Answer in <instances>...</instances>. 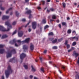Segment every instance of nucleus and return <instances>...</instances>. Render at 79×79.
I'll list each match as a JSON object with an SVG mask.
<instances>
[{"instance_id":"obj_54","label":"nucleus","mask_w":79,"mask_h":79,"mask_svg":"<svg viewBox=\"0 0 79 79\" xmlns=\"http://www.w3.org/2000/svg\"><path fill=\"white\" fill-rule=\"evenodd\" d=\"M34 79H39V78H37V77H34Z\"/></svg>"},{"instance_id":"obj_3","label":"nucleus","mask_w":79,"mask_h":79,"mask_svg":"<svg viewBox=\"0 0 79 79\" xmlns=\"http://www.w3.org/2000/svg\"><path fill=\"white\" fill-rule=\"evenodd\" d=\"M12 50L10 51L9 50L7 54V58H9V57H11V55H12V53H16V50L15 49H13V48L12 47H10V50Z\"/></svg>"},{"instance_id":"obj_16","label":"nucleus","mask_w":79,"mask_h":79,"mask_svg":"<svg viewBox=\"0 0 79 79\" xmlns=\"http://www.w3.org/2000/svg\"><path fill=\"white\" fill-rule=\"evenodd\" d=\"M5 52V49H0V53L1 54Z\"/></svg>"},{"instance_id":"obj_28","label":"nucleus","mask_w":79,"mask_h":79,"mask_svg":"<svg viewBox=\"0 0 79 79\" xmlns=\"http://www.w3.org/2000/svg\"><path fill=\"white\" fill-rule=\"evenodd\" d=\"M50 10L51 11H54L55 10V9L53 8H51L50 9Z\"/></svg>"},{"instance_id":"obj_57","label":"nucleus","mask_w":79,"mask_h":79,"mask_svg":"<svg viewBox=\"0 0 79 79\" xmlns=\"http://www.w3.org/2000/svg\"><path fill=\"white\" fill-rule=\"evenodd\" d=\"M13 12H10V15H13Z\"/></svg>"},{"instance_id":"obj_2","label":"nucleus","mask_w":79,"mask_h":79,"mask_svg":"<svg viewBox=\"0 0 79 79\" xmlns=\"http://www.w3.org/2000/svg\"><path fill=\"white\" fill-rule=\"evenodd\" d=\"M6 26H7V29L6 30L3 27L0 25V31L4 32L5 31H9L12 28V26L10 25V22L7 21L5 23Z\"/></svg>"},{"instance_id":"obj_60","label":"nucleus","mask_w":79,"mask_h":79,"mask_svg":"<svg viewBox=\"0 0 79 79\" xmlns=\"http://www.w3.org/2000/svg\"><path fill=\"white\" fill-rule=\"evenodd\" d=\"M2 79H4V76H2Z\"/></svg>"},{"instance_id":"obj_59","label":"nucleus","mask_w":79,"mask_h":79,"mask_svg":"<svg viewBox=\"0 0 79 79\" xmlns=\"http://www.w3.org/2000/svg\"><path fill=\"white\" fill-rule=\"evenodd\" d=\"M74 47H72V50H74Z\"/></svg>"},{"instance_id":"obj_53","label":"nucleus","mask_w":79,"mask_h":79,"mask_svg":"<svg viewBox=\"0 0 79 79\" xmlns=\"http://www.w3.org/2000/svg\"><path fill=\"white\" fill-rule=\"evenodd\" d=\"M38 10H40V9H41V8H40L39 6L38 7Z\"/></svg>"},{"instance_id":"obj_34","label":"nucleus","mask_w":79,"mask_h":79,"mask_svg":"<svg viewBox=\"0 0 79 79\" xmlns=\"http://www.w3.org/2000/svg\"><path fill=\"white\" fill-rule=\"evenodd\" d=\"M62 24L63 26H66V23L62 22Z\"/></svg>"},{"instance_id":"obj_13","label":"nucleus","mask_w":79,"mask_h":79,"mask_svg":"<svg viewBox=\"0 0 79 79\" xmlns=\"http://www.w3.org/2000/svg\"><path fill=\"white\" fill-rule=\"evenodd\" d=\"M75 39L76 40H78V37H74L70 38V40H73V39Z\"/></svg>"},{"instance_id":"obj_45","label":"nucleus","mask_w":79,"mask_h":79,"mask_svg":"<svg viewBox=\"0 0 79 79\" xmlns=\"http://www.w3.org/2000/svg\"><path fill=\"white\" fill-rule=\"evenodd\" d=\"M73 33L74 34H76V31H73Z\"/></svg>"},{"instance_id":"obj_33","label":"nucleus","mask_w":79,"mask_h":79,"mask_svg":"<svg viewBox=\"0 0 79 79\" xmlns=\"http://www.w3.org/2000/svg\"><path fill=\"white\" fill-rule=\"evenodd\" d=\"M4 45L3 44H0V48H3V47H4Z\"/></svg>"},{"instance_id":"obj_63","label":"nucleus","mask_w":79,"mask_h":79,"mask_svg":"<svg viewBox=\"0 0 79 79\" xmlns=\"http://www.w3.org/2000/svg\"><path fill=\"white\" fill-rule=\"evenodd\" d=\"M70 18H69V17H67V19H68V20H69V19H70Z\"/></svg>"},{"instance_id":"obj_7","label":"nucleus","mask_w":79,"mask_h":79,"mask_svg":"<svg viewBox=\"0 0 79 79\" xmlns=\"http://www.w3.org/2000/svg\"><path fill=\"white\" fill-rule=\"evenodd\" d=\"M10 18V16L3 15L2 17V19L4 20V19H8Z\"/></svg>"},{"instance_id":"obj_27","label":"nucleus","mask_w":79,"mask_h":79,"mask_svg":"<svg viewBox=\"0 0 79 79\" xmlns=\"http://www.w3.org/2000/svg\"><path fill=\"white\" fill-rule=\"evenodd\" d=\"M52 19H56V15H53L52 16Z\"/></svg>"},{"instance_id":"obj_62","label":"nucleus","mask_w":79,"mask_h":79,"mask_svg":"<svg viewBox=\"0 0 79 79\" xmlns=\"http://www.w3.org/2000/svg\"><path fill=\"white\" fill-rule=\"evenodd\" d=\"M48 19H50V16H49L48 17Z\"/></svg>"},{"instance_id":"obj_38","label":"nucleus","mask_w":79,"mask_h":79,"mask_svg":"<svg viewBox=\"0 0 79 79\" xmlns=\"http://www.w3.org/2000/svg\"><path fill=\"white\" fill-rule=\"evenodd\" d=\"M22 21L23 22H25L26 21V19H22Z\"/></svg>"},{"instance_id":"obj_36","label":"nucleus","mask_w":79,"mask_h":79,"mask_svg":"<svg viewBox=\"0 0 79 79\" xmlns=\"http://www.w3.org/2000/svg\"><path fill=\"white\" fill-rule=\"evenodd\" d=\"M57 47L56 46H54L52 47L53 49H57Z\"/></svg>"},{"instance_id":"obj_26","label":"nucleus","mask_w":79,"mask_h":79,"mask_svg":"<svg viewBox=\"0 0 79 79\" xmlns=\"http://www.w3.org/2000/svg\"><path fill=\"white\" fill-rule=\"evenodd\" d=\"M15 14H16V16H18L19 15V13H18V12L16 11L15 12Z\"/></svg>"},{"instance_id":"obj_4","label":"nucleus","mask_w":79,"mask_h":79,"mask_svg":"<svg viewBox=\"0 0 79 79\" xmlns=\"http://www.w3.org/2000/svg\"><path fill=\"white\" fill-rule=\"evenodd\" d=\"M12 72H13V70L11 68V66H10V65H9L7 68V70H6L5 72V73L6 78L8 77L9 75L11 73H12Z\"/></svg>"},{"instance_id":"obj_29","label":"nucleus","mask_w":79,"mask_h":79,"mask_svg":"<svg viewBox=\"0 0 79 79\" xmlns=\"http://www.w3.org/2000/svg\"><path fill=\"white\" fill-rule=\"evenodd\" d=\"M73 46H74V45H76V42H74L73 43Z\"/></svg>"},{"instance_id":"obj_24","label":"nucleus","mask_w":79,"mask_h":79,"mask_svg":"<svg viewBox=\"0 0 79 79\" xmlns=\"http://www.w3.org/2000/svg\"><path fill=\"white\" fill-rule=\"evenodd\" d=\"M17 32V30H15L13 33H12V35H15V34H16V32Z\"/></svg>"},{"instance_id":"obj_18","label":"nucleus","mask_w":79,"mask_h":79,"mask_svg":"<svg viewBox=\"0 0 79 79\" xmlns=\"http://www.w3.org/2000/svg\"><path fill=\"white\" fill-rule=\"evenodd\" d=\"M73 55L75 56V57L76 58L78 56H79V54L76 52H74Z\"/></svg>"},{"instance_id":"obj_37","label":"nucleus","mask_w":79,"mask_h":79,"mask_svg":"<svg viewBox=\"0 0 79 79\" xmlns=\"http://www.w3.org/2000/svg\"><path fill=\"white\" fill-rule=\"evenodd\" d=\"M48 26L46 25L44 27V29H46L47 28H48Z\"/></svg>"},{"instance_id":"obj_56","label":"nucleus","mask_w":79,"mask_h":79,"mask_svg":"<svg viewBox=\"0 0 79 79\" xmlns=\"http://www.w3.org/2000/svg\"><path fill=\"white\" fill-rule=\"evenodd\" d=\"M50 2V0H47V2Z\"/></svg>"},{"instance_id":"obj_52","label":"nucleus","mask_w":79,"mask_h":79,"mask_svg":"<svg viewBox=\"0 0 79 79\" xmlns=\"http://www.w3.org/2000/svg\"><path fill=\"white\" fill-rule=\"evenodd\" d=\"M47 53V50H45L44 51V53Z\"/></svg>"},{"instance_id":"obj_9","label":"nucleus","mask_w":79,"mask_h":79,"mask_svg":"<svg viewBox=\"0 0 79 79\" xmlns=\"http://www.w3.org/2000/svg\"><path fill=\"white\" fill-rule=\"evenodd\" d=\"M30 48L31 50H33L34 49V45L32 43L30 44Z\"/></svg>"},{"instance_id":"obj_14","label":"nucleus","mask_w":79,"mask_h":79,"mask_svg":"<svg viewBox=\"0 0 79 79\" xmlns=\"http://www.w3.org/2000/svg\"><path fill=\"white\" fill-rule=\"evenodd\" d=\"M24 67L26 69H28V64L27 63H26L24 65Z\"/></svg>"},{"instance_id":"obj_20","label":"nucleus","mask_w":79,"mask_h":79,"mask_svg":"<svg viewBox=\"0 0 79 79\" xmlns=\"http://www.w3.org/2000/svg\"><path fill=\"white\" fill-rule=\"evenodd\" d=\"M13 9V8H10L8 10H7L6 11V14H8V12H9V11H10V10H11Z\"/></svg>"},{"instance_id":"obj_64","label":"nucleus","mask_w":79,"mask_h":79,"mask_svg":"<svg viewBox=\"0 0 79 79\" xmlns=\"http://www.w3.org/2000/svg\"><path fill=\"white\" fill-rule=\"evenodd\" d=\"M25 79H28V78L27 77H25Z\"/></svg>"},{"instance_id":"obj_55","label":"nucleus","mask_w":79,"mask_h":79,"mask_svg":"<svg viewBox=\"0 0 79 79\" xmlns=\"http://www.w3.org/2000/svg\"><path fill=\"white\" fill-rule=\"evenodd\" d=\"M59 22H60V20H58V19H57L56 20V22L57 23H59Z\"/></svg>"},{"instance_id":"obj_43","label":"nucleus","mask_w":79,"mask_h":79,"mask_svg":"<svg viewBox=\"0 0 79 79\" xmlns=\"http://www.w3.org/2000/svg\"><path fill=\"white\" fill-rule=\"evenodd\" d=\"M29 77L30 79H32V78L33 77V76L32 75H30Z\"/></svg>"},{"instance_id":"obj_61","label":"nucleus","mask_w":79,"mask_h":79,"mask_svg":"<svg viewBox=\"0 0 79 79\" xmlns=\"http://www.w3.org/2000/svg\"><path fill=\"white\" fill-rule=\"evenodd\" d=\"M53 38H52L50 39V40H53Z\"/></svg>"},{"instance_id":"obj_41","label":"nucleus","mask_w":79,"mask_h":79,"mask_svg":"<svg viewBox=\"0 0 79 79\" xmlns=\"http://www.w3.org/2000/svg\"><path fill=\"white\" fill-rule=\"evenodd\" d=\"M41 70L43 72H44V68H41Z\"/></svg>"},{"instance_id":"obj_10","label":"nucleus","mask_w":79,"mask_h":79,"mask_svg":"<svg viewBox=\"0 0 79 79\" xmlns=\"http://www.w3.org/2000/svg\"><path fill=\"white\" fill-rule=\"evenodd\" d=\"M23 48L25 52L27 51V46L26 45H24L23 46Z\"/></svg>"},{"instance_id":"obj_51","label":"nucleus","mask_w":79,"mask_h":79,"mask_svg":"<svg viewBox=\"0 0 79 79\" xmlns=\"http://www.w3.org/2000/svg\"><path fill=\"white\" fill-rule=\"evenodd\" d=\"M40 59L41 61H42V57H40Z\"/></svg>"},{"instance_id":"obj_35","label":"nucleus","mask_w":79,"mask_h":79,"mask_svg":"<svg viewBox=\"0 0 79 79\" xmlns=\"http://www.w3.org/2000/svg\"><path fill=\"white\" fill-rule=\"evenodd\" d=\"M30 22H31V21H30L29 23L25 26V27H27V26L28 25H29V23H30Z\"/></svg>"},{"instance_id":"obj_49","label":"nucleus","mask_w":79,"mask_h":79,"mask_svg":"<svg viewBox=\"0 0 79 79\" xmlns=\"http://www.w3.org/2000/svg\"><path fill=\"white\" fill-rule=\"evenodd\" d=\"M62 68H63V69H64V71H65V70H64V69H65V66H62Z\"/></svg>"},{"instance_id":"obj_31","label":"nucleus","mask_w":79,"mask_h":79,"mask_svg":"<svg viewBox=\"0 0 79 79\" xmlns=\"http://www.w3.org/2000/svg\"><path fill=\"white\" fill-rule=\"evenodd\" d=\"M63 5L64 8H65L66 6V4L65 3L63 2Z\"/></svg>"},{"instance_id":"obj_47","label":"nucleus","mask_w":79,"mask_h":79,"mask_svg":"<svg viewBox=\"0 0 79 79\" xmlns=\"http://www.w3.org/2000/svg\"><path fill=\"white\" fill-rule=\"evenodd\" d=\"M71 51H72V50L71 49H70L68 50V52H71Z\"/></svg>"},{"instance_id":"obj_32","label":"nucleus","mask_w":79,"mask_h":79,"mask_svg":"<svg viewBox=\"0 0 79 79\" xmlns=\"http://www.w3.org/2000/svg\"><path fill=\"white\" fill-rule=\"evenodd\" d=\"M69 47H70V45L69 44H67V48L68 49V48H69Z\"/></svg>"},{"instance_id":"obj_15","label":"nucleus","mask_w":79,"mask_h":79,"mask_svg":"<svg viewBox=\"0 0 79 79\" xmlns=\"http://www.w3.org/2000/svg\"><path fill=\"white\" fill-rule=\"evenodd\" d=\"M0 9L1 10H5V8L4 7H2V4L0 5Z\"/></svg>"},{"instance_id":"obj_8","label":"nucleus","mask_w":79,"mask_h":79,"mask_svg":"<svg viewBox=\"0 0 79 79\" xmlns=\"http://www.w3.org/2000/svg\"><path fill=\"white\" fill-rule=\"evenodd\" d=\"M31 11L30 10H28L27 12L26 13L27 14H29L30 15L29 16V18H31V16H32V15H31L30 14L31 13Z\"/></svg>"},{"instance_id":"obj_25","label":"nucleus","mask_w":79,"mask_h":79,"mask_svg":"<svg viewBox=\"0 0 79 79\" xmlns=\"http://www.w3.org/2000/svg\"><path fill=\"white\" fill-rule=\"evenodd\" d=\"M56 41H57V40L56 39H55V40L52 41V43L53 44H55V43H56Z\"/></svg>"},{"instance_id":"obj_50","label":"nucleus","mask_w":79,"mask_h":79,"mask_svg":"<svg viewBox=\"0 0 79 79\" xmlns=\"http://www.w3.org/2000/svg\"><path fill=\"white\" fill-rule=\"evenodd\" d=\"M62 40V39H59L58 40L59 42H61Z\"/></svg>"},{"instance_id":"obj_42","label":"nucleus","mask_w":79,"mask_h":79,"mask_svg":"<svg viewBox=\"0 0 79 79\" xmlns=\"http://www.w3.org/2000/svg\"><path fill=\"white\" fill-rule=\"evenodd\" d=\"M41 2L42 3L43 5H44L45 3V1H42Z\"/></svg>"},{"instance_id":"obj_22","label":"nucleus","mask_w":79,"mask_h":79,"mask_svg":"<svg viewBox=\"0 0 79 79\" xmlns=\"http://www.w3.org/2000/svg\"><path fill=\"white\" fill-rule=\"evenodd\" d=\"M16 24V22L14 21L12 23V25L13 26H15Z\"/></svg>"},{"instance_id":"obj_39","label":"nucleus","mask_w":79,"mask_h":79,"mask_svg":"<svg viewBox=\"0 0 79 79\" xmlns=\"http://www.w3.org/2000/svg\"><path fill=\"white\" fill-rule=\"evenodd\" d=\"M65 45H68V41L66 40L65 41Z\"/></svg>"},{"instance_id":"obj_44","label":"nucleus","mask_w":79,"mask_h":79,"mask_svg":"<svg viewBox=\"0 0 79 79\" xmlns=\"http://www.w3.org/2000/svg\"><path fill=\"white\" fill-rule=\"evenodd\" d=\"M58 26L60 28H61V24H59L58 25Z\"/></svg>"},{"instance_id":"obj_23","label":"nucleus","mask_w":79,"mask_h":79,"mask_svg":"<svg viewBox=\"0 0 79 79\" xmlns=\"http://www.w3.org/2000/svg\"><path fill=\"white\" fill-rule=\"evenodd\" d=\"M71 29H69L67 31L68 34H71Z\"/></svg>"},{"instance_id":"obj_1","label":"nucleus","mask_w":79,"mask_h":79,"mask_svg":"<svg viewBox=\"0 0 79 79\" xmlns=\"http://www.w3.org/2000/svg\"><path fill=\"white\" fill-rule=\"evenodd\" d=\"M29 40H30V39L28 38L26 39L25 40L22 41H21V40H17V42L18 44L16 43V40L14 39L13 40L10 41V44H15V47H19V46L21 45V44L28 43V42H29Z\"/></svg>"},{"instance_id":"obj_6","label":"nucleus","mask_w":79,"mask_h":79,"mask_svg":"<svg viewBox=\"0 0 79 79\" xmlns=\"http://www.w3.org/2000/svg\"><path fill=\"white\" fill-rule=\"evenodd\" d=\"M26 56V54H24L23 53L21 54L20 55V59L21 60H23V58H24V57H25Z\"/></svg>"},{"instance_id":"obj_46","label":"nucleus","mask_w":79,"mask_h":79,"mask_svg":"<svg viewBox=\"0 0 79 79\" xmlns=\"http://www.w3.org/2000/svg\"><path fill=\"white\" fill-rule=\"evenodd\" d=\"M77 63L79 65V57L78 58V60L77 61Z\"/></svg>"},{"instance_id":"obj_30","label":"nucleus","mask_w":79,"mask_h":79,"mask_svg":"<svg viewBox=\"0 0 79 79\" xmlns=\"http://www.w3.org/2000/svg\"><path fill=\"white\" fill-rule=\"evenodd\" d=\"M53 35V33L52 32L49 33V35Z\"/></svg>"},{"instance_id":"obj_19","label":"nucleus","mask_w":79,"mask_h":79,"mask_svg":"<svg viewBox=\"0 0 79 79\" xmlns=\"http://www.w3.org/2000/svg\"><path fill=\"white\" fill-rule=\"evenodd\" d=\"M31 68H32V71H33L34 72L35 71H36V69H35L34 68V66H33L32 65L31 66Z\"/></svg>"},{"instance_id":"obj_48","label":"nucleus","mask_w":79,"mask_h":79,"mask_svg":"<svg viewBox=\"0 0 79 79\" xmlns=\"http://www.w3.org/2000/svg\"><path fill=\"white\" fill-rule=\"evenodd\" d=\"M31 31H32V30L31 29V28L29 29H28L29 32H31Z\"/></svg>"},{"instance_id":"obj_5","label":"nucleus","mask_w":79,"mask_h":79,"mask_svg":"<svg viewBox=\"0 0 79 79\" xmlns=\"http://www.w3.org/2000/svg\"><path fill=\"white\" fill-rule=\"evenodd\" d=\"M37 23L35 22H33L32 23V28L33 29H35L36 28Z\"/></svg>"},{"instance_id":"obj_58","label":"nucleus","mask_w":79,"mask_h":79,"mask_svg":"<svg viewBox=\"0 0 79 79\" xmlns=\"http://www.w3.org/2000/svg\"><path fill=\"white\" fill-rule=\"evenodd\" d=\"M29 0H25V1L26 2H28Z\"/></svg>"},{"instance_id":"obj_12","label":"nucleus","mask_w":79,"mask_h":79,"mask_svg":"<svg viewBox=\"0 0 79 79\" xmlns=\"http://www.w3.org/2000/svg\"><path fill=\"white\" fill-rule=\"evenodd\" d=\"M23 34V31H20L18 32V35L19 37H21Z\"/></svg>"},{"instance_id":"obj_21","label":"nucleus","mask_w":79,"mask_h":79,"mask_svg":"<svg viewBox=\"0 0 79 79\" xmlns=\"http://www.w3.org/2000/svg\"><path fill=\"white\" fill-rule=\"evenodd\" d=\"M42 23L43 24L46 23V19H43L42 21Z\"/></svg>"},{"instance_id":"obj_40","label":"nucleus","mask_w":79,"mask_h":79,"mask_svg":"<svg viewBox=\"0 0 79 79\" xmlns=\"http://www.w3.org/2000/svg\"><path fill=\"white\" fill-rule=\"evenodd\" d=\"M76 78H78V79H79V76L78 75H77L76 76Z\"/></svg>"},{"instance_id":"obj_17","label":"nucleus","mask_w":79,"mask_h":79,"mask_svg":"<svg viewBox=\"0 0 79 79\" xmlns=\"http://www.w3.org/2000/svg\"><path fill=\"white\" fill-rule=\"evenodd\" d=\"M8 35L6 34H5L3 35L2 36V39H4V38H6V37H7Z\"/></svg>"},{"instance_id":"obj_11","label":"nucleus","mask_w":79,"mask_h":79,"mask_svg":"<svg viewBox=\"0 0 79 79\" xmlns=\"http://www.w3.org/2000/svg\"><path fill=\"white\" fill-rule=\"evenodd\" d=\"M10 62H14V63H15V62H17V60H15V58H14L12 59H11L10 60Z\"/></svg>"}]
</instances>
